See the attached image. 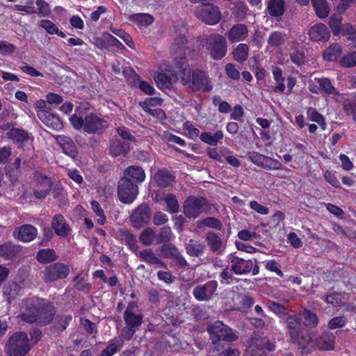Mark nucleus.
I'll use <instances>...</instances> for the list:
<instances>
[{
    "label": "nucleus",
    "mask_w": 356,
    "mask_h": 356,
    "mask_svg": "<svg viewBox=\"0 0 356 356\" xmlns=\"http://www.w3.org/2000/svg\"><path fill=\"white\" fill-rule=\"evenodd\" d=\"M140 106L147 113L154 115L156 111V99L154 98L150 97L140 102Z\"/></svg>",
    "instance_id": "nucleus-46"
},
{
    "label": "nucleus",
    "mask_w": 356,
    "mask_h": 356,
    "mask_svg": "<svg viewBox=\"0 0 356 356\" xmlns=\"http://www.w3.org/2000/svg\"><path fill=\"white\" fill-rule=\"evenodd\" d=\"M50 116H47L46 120H41L46 126L56 130L60 131L63 129V124L61 120L56 115L50 113Z\"/></svg>",
    "instance_id": "nucleus-40"
},
{
    "label": "nucleus",
    "mask_w": 356,
    "mask_h": 356,
    "mask_svg": "<svg viewBox=\"0 0 356 356\" xmlns=\"http://www.w3.org/2000/svg\"><path fill=\"white\" fill-rule=\"evenodd\" d=\"M197 227L199 229H202L204 227H210L216 229H220L221 223L220 221L213 217L206 218L204 219L198 220L197 222Z\"/></svg>",
    "instance_id": "nucleus-39"
},
{
    "label": "nucleus",
    "mask_w": 356,
    "mask_h": 356,
    "mask_svg": "<svg viewBox=\"0 0 356 356\" xmlns=\"http://www.w3.org/2000/svg\"><path fill=\"white\" fill-rule=\"evenodd\" d=\"M316 346L322 350H333L334 347V336L329 334H322L318 341L316 340Z\"/></svg>",
    "instance_id": "nucleus-25"
},
{
    "label": "nucleus",
    "mask_w": 356,
    "mask_h": 356,
    "mask_svg": "<svg viewBox=\"0 0 356 356\" xmlns=\"http://www.w3.org/2000/svg\"><path fill=\"white\" fill-rule=\"evenodd\" d=\"M248 51L249 49L247 44H238L233 51V56L234 59L239 63L243 62L248 58Z\"/></svg>",
    "instance_id": "nucleus-41"
},
{
    "label": "nucleus",
    "mask_w": 356,
    "mask_h": 356,
    "mask_svg": "<svg viewBox=\"0 0 356 356\" xmlns=\"http://www.w3.org/2000/svg\"><path fill=\"white\" fill-rule=\"evenodd\" d=\"M90 42L99 49L108 47V40L105 39V32L101 36L94 35L90 39Z\"/></svg>",
    "instance_id": "nucleus-53"
},
{
    "label": "nucleus",
    "mask_w": 356,
    "mask_h": 356,
    "mask_svg": "<svg viewBox=\"0 0 356 356\" xmlns=\"http://www.w3.org/2000/svg\"><path fill=\"white\" fill-rule=\"evenodd\" d=\"M208 49L213 59H220L227 53V43L225 38L220 35H211L207 40Z\"/></svg>",
    "instance_id": "nucleus-7"
},
{
    "label": "nucleus",
    "mask_w": 356,
    "mask_h": 356,
    "mask_svg": "<svg viewBox=\"0 0 356 356\" xmlns=\"http://www.w3.org/2000/svg\"><path fill=\"white\" fill-rule=\"evenodd\" d=\"M183 130L185 135L191 139L197 138L200 134L199 130L195 128L189 122L184 124Z\"/></svg>",
    "instance_id": "nucleus-52"
},
{
    "label": "nucleus",
    "mask_w": 356,
    "mask_h": 356,
    "mask_svg": "<svg viewBox=\"0 0 356 356\" xmlns=\"http://www.w3.org/2000/svg\"><path fill=\"white\" fill-rule=\"evenodd\" d=\"M163 252L167 257H174L177 264L184 267L186 265V261L179 254L178 250L174 247H168L163 249Z\"/></svg>",
    "instance_id": "nucleus-35"
},
{
    "label": "nucleus",
    "mask_w": 356,
    "mask_h": 356,
    "mask_svg": "<svg viewBox=\"0 0 356 356\" xmlns=\"http://www.w3.org/2000/svg\"><path fill=\"white\" fill-rule=\"evenodd\" d=\"M91 207L92 211L95 213L96 216L98 217L97 222L100 225L104 224L106 221V217L104 216V211L102 210L99 204L96 201L91 202Z\"/></svg>",
    "instance_id": "nucleus-50"
},
{
    "label": "nucleus",
    "mask_w": 356,
    "mask_h": 356,
    "mask_svg": "<svg viewBox=\"0 0 356 356\" xmlns=\"http://www.w3.org/2000/svg\"><path fill=\"white\" fill-rule=\"evenodd\" d=\"M346 323V321L344 317L339 316L332 318L328 323V327L330 329H337L343 327Z\"/></svg>",
    "instance_id": "nucleus-59"
},
{
    "label": "nucleus",
    "mask_w": 356,
    "mask_h": 356,
    "mask_svg": "<svg viewBox=\"0 0 356 356\" xmlns=\"http://www.w3.org/2000/svg\"><path fill=\"white\" fill-rule=\"evenodd\" d=\"M37 258L41 263H48L54 261L56 259V255L52 250H42L38 252Z\"/></svg>",
    "instance_id": "nucleus-42"
},
{
    "label": "nucleus",
    "mask_w": 356,
    "mask_h": 356,
    "mask_svg": "<svg viewBox=\"0 0 356 356\" xmlns=\"http://www.w3.org/2000/svg\"><path fill=\"white\" fill-rule=\"evenodd\" d=\"M313 7L318 17L325 18L330 13V8L325 0H312Z\"/></svg>",
    "instance_id": "nucleus-33"
},
{
    "label": "nucleus",
    "mask_w": 356,
    "mask_h": 356,
    "mask_svg": "<svg viewBox=\"0 0 356 356\" xmlns=\"http://www.w3.org/2000/svg\"><path fill=\"white\" fill-rule=\"evenodd\" d=\"M145 177V172L141 168L131 166L125 170L124 176L122 179H129L134 183L143 181Z\"/></svg>",
    "instance_id": "nucleus-23"
},
{
    "label": "nucleus",
    "mask_w": 356,
    "mask_h": 356,
    "mask_svg": "<svg viewBox=\"0 0 356 356\" xmlns=\"http://www.w3.org/2000/svg\"><path fill=\"white\" fill-rule=\"evenodd\" d=\"M307 115L309 120L315 122L318 124L321 125L324 124L323 117L314 109H309Z\"/></svg>",
    "instance_id": "nucleus-61"
},
{
    "label": "nucleus",
    "mask_w": 356,
    "mask_h": 356,
    "mask_svg": "<svg viewBox=\"0 0 356 356\" xmlns=\"http://www.w3.org/2000/svg\"><path fill=\"white\" fill-rule=\"evenodd\" d=\"M207 242L213 252H222L225 249V244L222 239L215 233L209 232L206 237Z\"/></svg>",
    "instance_id": "nucleus-24"
},
{
    "label": "nucleus",
    "mask_w": 356,
    "mask_h": 356,
    "mask_svg": "<svg viewBox=\"0 0 356 356\" xmlns=\"http://www.w3.org/2000/svg\"><path fill=\"white\" fill-rule=\"evenodd\" d=\"M195 14L198 19L209 25L216 24L221 19L218 8L211 4L197 6Z\"/></svg>",
    "instance_id": "nucleus-5"
},
{
    "label": "nucleus",
    "mask_w": 356,
    "mask_h": 356,
    "mask_svg": "<svg viewBox=\"0 0 356 356\" xmlns=\"http://www.w3.org/2000/svg\"><path fill=\"white\" fill-rule=\"evenodd\" d=\"M39 26L44 29L50 35H57L62 38L66 37V34L60 31L57 25L50 20L43 19L40 21Z\"/></svg>",
    "instance_id": "nucleus-28"
},
{
    "label": "nucleus",
    "mask_w": 356,
    "mask_h": 356,
    "mask_svg": "<svg viewBox=\"0 0 356 356\" xmlns=\"http://www.w3.org/2000/svg\"><path fill=\"white\" fill-rule=\"evenodd\" d=\"M68 273L69 269L67 266L61 264H56L47 269L45 275L47 280L53 281L58 278L66 277Z\"/></svg>",
    "instance_id": "nucleus-22"
},
{
    "label": "nucleus",
    "mask_w": 356,
    "mask_h": 356,
    "mask_svg": "<svg viewBox=\"0 0 356 356\" xmlns=\"http://www.w3.org/2000/svg\"><path fill=\"white\" fill-rule=\"evenodd\" d=\"M124 320L128 327L122 334L121 337L129 340L131 338L134 333V330L132 329V327L140 325L141 318L139 316L134 314L127 309L124 314Z\"/></svg>",
    "instance_id": "nucleus-14"
},
{
    "label": "nucleus",
    "mask_w": 356,
    "mask_h": 356,
    "mask_svg": "<svg viewBox=\"0 0 356 356\" xmlns=\"http://www.w3.org/2000/svg\"><path fill=\"white\" fill-rule=\"evenodd\" d=\"M217 288V282H209L203 285L196 286L193 289L195 298L200 301H205L211 299Z\"/></svg>",
    "instance_id": "nucleus-11"
},
{
    "label": "nucleus",
    "mask_w": 356,
    "mask_h": 356,
    "mask_svg": "<svg viewBox=\"0 0 356 356\" xmlns=\"http://www.w3.org/2000/svg\"><path fill=\"white\" fill-rule=\"evenodd\" d=\"M341 65L344 67L356 66V52L348 54L344 56L341 61Z\"/></svg>",
    "instance_id": "nucleus-57"
},
{
    "label": "nucleus",
    "mask_w": 356,
    "mask_h": 356,
    "mask_svg": "<svg viewBox=\"0 0 356 356\" xmlns=\"http://www.w3.org/2000/svg\"><path fill=\"white\" fill-rule=\"evenodd\" d=\"M248 35V29L245 25L238 24L234 25L227 33V38L230 42H238L245 39Z\"/></svg>",
    "instance_id": "nucleus-21"
},
{
    "label": "nucleus",
    "mask_w": 356,
    "mask_h": 356,
    "mask_svg": "<svg viewBox=\"0 0 356 356\" xmlns=\"http://www.w3.org/2000/svg\"><path fill=\"white\" fill-rule=\"evenodd\" d=\"M262 168L268 170H276L282 169V163L278 160L272 157L266 156Z\"/></svg>",
    "instance_id": "nucleus-49"
},
{
    "label": "nucleus",
    "mask_w": 356,
    "mask_h": 356,
    "mask_svg": "<svg viewBox=\"0 0 356 356\" xmlns=\"http://www.w3.org/2000/svg\"><path fill=\"white\" fill-rule=\"evenodd\" d=\"M129 149V145L127 142L115 139L111 143L110 151L113 156H117L126 154Z\"/></svg>",
    "instance_id": "nucleus-30"
},
{
    "label": "nucleus",
    "mask_w": 356,
    "mask_h": 356,
    "mask_svg": "<svg viewBox=\"0 0 356 356\" xmlns=\"http://www.w3.org/2000/svg\"><path fill=\"white\" fill-rule=\"evenodd\" d=\"M321 88L327 94L336 95L337 92L328 79H316Z\"/></svg>",
    "instance_id": "nucleus-47"
},
{
    "label": "nucleus",
    "mask_w": 356,
    "mask_h": 356,
    "mask_svg": "<svg viewBox=\"0 0 356 356\" xmlns=\"http://www.w3.org/2000/svg\"><path fill=\"white\" fill-rule=\"evenodd\" d=\"M129 19L140 28L147 27L154 21V18L148 14L132 15L129 17Z\"/></svg>",
    "instance_id": "nucleus-32"
},
{
    "label": "nucleus",
    "mask_w": 356,
    "mask_h": 356,
    "mask_svg": "<svg viewBox=\"0 0 356 356\" xmlns=\"http://www.w3.org/2000/svg\"><path fill=\"white\" fill-rule=\"evenodd\" d=\"M46 99L49 105H58L63 102V98L60 95L49 92L46 95Z\"/></svg>",
    "instance_id": "nucleus-63"
},
{
    "label": "nucleus",
    "mask_w": 356,
    "mask_h": 356,
    "mask_svg": "<svg viewBox=\"0 0 356 356\" xmlns=\"http://www.w3.org/2000/svg\"><path fill=\"white\" fill-rule=\"evenodd\" d=\"M284 40V35L282 33L274 32L270 35L268 42L269 45L277 47L283 44Z\"/></svg>",
    "instance_id": "nucleus-51"
},
{
    "label": "nucleus",
    "mask_w": 356,
    "mask_h": 356,
    "mask_svg": "<svg viewBox=\"0 0 356 356\" xmlns=\"http://www.w3.org/2000/svg\"><path fill=\"white\" fill-rule=\"evenodd\" d=\"M268 307L270 311L281 318L288 314L287 309L280 304L271 302Z\"/></svg>",
    "instance_id": "nucleus-54"
},
{
    "label": "nucleus",
    "mask_w": 356,
    "mask_h": 356,
    "mask_svg": "<svg viewBox=\"0 0 356 356\" xmlns=\"http://www.w3.org/2000/svg\"><path fill=\"white\" fill-rule=\"evenodd\" d=\"M174 180L173 176L167 170L157 172V185L161 187H166L170 185Z\"/></svg>",
    "instance_id": "nucleus-37"
},
{
    "label": "nucleus",
    "mask_w": 356,
    "mask_h": 356,
    "mask_svg": "<svg viewBox=\"0 0 356 356\" xmlns=\"http://www.w3.org/2000/svg\"><path fill=\"white\" fill-rule=\"evenodd\" d=\"M8 136L10 139L17 142L23 143L25 141H29L27 134L25 131L20 129H13L9 131V132L8 133Z\"/></svg>",
    "instance_id": "nucleus-43"
},
{
    "label": "nucleus",
    "mask_w": 356,
    "mask_h": 356,
    "mask_svg": "<svg viewBox=\"0 0 356 356\" xmlns=\"http://www.w3.org/2000/svg\"><path fill=\"white\" fill-rule=\"evenodd\" d=\"M138 195V186L129 179H121L118 184V197L125 204H131Z\"/></svg>",
    "instance_id": "nucleus-6"
},
{
    "label": "nucleus",
    "mask_w": 356,
    "mask_h": 356,
    "mask_svg": "<svg viewBox=\"0 0 356 356\" xmlns=\"http://www.w3.org/2000/svg\"><path fill=\"white\" fill-rule=\"evenodd\" d=\"M204 248L200 243L191 240L187 244L186 250L190 255L198 256L203 252Z\"/></svg>",
    "instance_id": "nucleus-44"
},
{
    "label": "nucleus",
    "mask_w": 356,
    "mask_h": 356,
    "mask_svg": "<svg viewBox=\"0 0 356 356\" xmlns=\"http://www.w3.org/2000/svg\"><path fill=\"white\" fill-rule=\"evenodd\" d=\"M150 219V211L147 207H139L131 215V221L135 227H140L147 224Z\"/></svg>",
    "instance_id": "nucleus-13"
},
{
    "label": "nucleus",
    "mask_w": 356,
    "mask_h": 356,
    "mask_svg": "<svg viewBox=\"0 0 356 356\" xmlns=\"http://www.w3.org/2000/svg\"><path fill=\"white\" fill-rule=\"evenodd\" d=\"M273 79L276 82V86L273 88L275 92H283L286 88L284 84V78L282 74V70L278 67H273L272 69Z\"/></svg>",
    "instance_id": "nucleus-26"
},
{
    "label": "nucleus",
    "mask_w": 356,
    "mask_h": 356,
    "mask_svg": "<svg viewBox=\"0 0 356 356\" xmlns=\"http://www.w3.org/2000/svg\"><path fill=\"white\" fill-rule=\"evenodd\" d=\"M37 233V229L33 226L26 225L15 230V237L22 241L28 242L34 239Z\"/></svg>",
    "instance_id": "nucleus-19"
},
{
    "label": "nucleus",
    "mask_w": 356,
    "mask_h": 356,
    "mask_svg": "<svg viewBox=\"0 0 356 356\" xmlns=\"http://www.w3.org/2000/svg\"><path fill=\"white\" fill-rule=\"evenodd\" d=\"M204 199L191 197L188 198L184 204V212L188 218H197L206 209Z\"/></svg>",
    "instance_id": "nucleus-9"
},
{
    "label": "nucleus",
    "mask_w": 356,
    "mask_h": 356,
    "mask_svg": "<svg viewBox=\"0 0 356 356\" xmlns=\"http://www.w3.org/2000/svg\"><path fill=\"white\" fill-rule=\"evenodd\" d=\"M303 317L306 325L314 327L317 325L318 319L315 314L312 313L308 310H305L303 312Z\"/></svg>",
    "instance_id": "nucleus-58"
},
{
    "label": "nucleus",
    "mask_w": 356,
    "mask_h": 356,
    "mask_svg": "<svg viewBox=\"0 0 356 356\" xmlns=\"http://www.w3.org/2000/svg\"><path fill=\"white\" fill-rule=\"evenodd\" d=\"M342 16L339 14L332 15L329 20V26L334 35H339L340 33H344L346 29L353 31V26L350 24H342Z\"/></svg>",
    "instance_id": "nucleus-18"
},
{
    "label": "nucleus",
    "mask_w": 356,
    "mask_h": 356,
    "mask_svg": "<svg viewBox=\"0 0 356 356\" xmlns=\"http://www.w3.org/2000/svg\"><path fill=\"white\" fill-rule=\"evenodd\" d=\"M207 330L213 339L233 341L237 338L236 335H222V332L225 331V325L221 321H216L210 325Z\"/></svg>",
    "instance_id": "nucleus-17"
},
{
    "label": "nucleus",
    "mask_w": 356,
    "mask_h": 356,
    "mask_svg": "<svg viewBox=\"0 0 356 356\" xmlns=\"http://www.w3.org/2000/svg\"><path fill=\"white\" fill-rule=\"evenodd\" d=\"M286 323L291 340H295L296 334L299 332L300 323L298 318L296 316L290 315L286 320Z\"/></svg>",
    "instance_id": "nucleus-34"
},
{
    "label": "nucleus",
    "mask_w": 356,
    "mask_h": 356,
    "mask_svg": "<svg viewBox=\"0 0 356 356\" xmlns=\"http://www.w3.org/2000/svg\"><path fill=\"white\" fill-rule=\"evenodd\" d=\"M154 239V232L152 229H147L140 235V241L145 245L150 244Z\"/></svg>",
    "instance_id": "nucleus-60"
},
{
    "label": "nucleus",
    "mask_w": 356,
    "mask_h": 356,
    "mask_svg": "<svg viewBox=\"0 0 356 356\" xmlns=\"http://www.w3.org/2000/svg\"><path fill=\"white\" fill-rule=\"evenodd\" d=\"M299 333L296 334V339L292 340L293 343H296L298 347L302 350L303 353H309L314 347H316V340L309 333L302 334L301 338H298Z\"/></svg>",
    "instance_id": "nucleus-20"
},
{
    "label": "nucleus",
    "mask_w": 356,
    "mask_h": 356,
    "mask_svg": "<svg viewBox=\"0 0 356 356\" xmlns=\"http://www.w3.org/2000/svg\"><path fill=\"white\" fill-rule=\"evenodd\" d=\"M63 149L64 152L73 157L76 154V147L73 142L67 138H61L59 142Z\"/></svg>",
    "instance_id": "nucleus-45"
},
{
    "label": "nucleus",
    "mask_w": 356,
    "mask_h": 356,
    "mask_svg": "<svg viewBox=\"0 0 356 356\" xmlns=\"http://www.w3.org/2000/svg\"><path fill=\"white\" fill-rule=\"evenodd\" d=\"M178 79L176 74L167 67L161 68V72L157 74V87L161 89H168Z\"/></svg>",
    "instance_id": "nucleus-12"
},
{
    "label": "nucleus",
    "mask_w": 356,
    "mask_h": 356,
    "mask_svg": "<svg viewBox=\"0 0 356 356\" xmlns=\"http://www.w3.org/2000/svg\"><path fill=\"white\" fill-rule=\"evenodd\" d=\"M222 137L223 134L221 131H218L213 135L209 133H203L200 135L201 140L210 145H216Z\"/></svg>",
    "instance_id": "nucleus-38"
},
{
    "label": "nucleus",
    "mask_w": 356,
    "mask_h": 356,
    "mask_svg": "<svg viewBox=\"0 0 356 356\" xmlns=\"http://www.w3.org/2000/svg\"><path fill=\"white\" fill-rule=\"evenodd\" d=\"M82 114L81 108H77L75 113L70 118V122L75 129H83L86 132L95 133L101 131L107 127L106 122L97 115H88L85 117L83 121Z\"/></svg>",
    "instance_id": "nucleus-2"
},
{
    "label": "nucleus",
    "mask_w": 356,
    "mask_h": 356,
    "mask_svg": "<svg viewBox=\"0 0 356 356\" xmlns=\"http://www.w3.org/2000/svg\"><path fill=\"white\" fill-rule=\"evenodd\" d=\"M341 54V46L338 44H333L324 51L323 58L327 61H334L339 57Z\"/></svg>",
    "instance_id": "nucleus-31"
},
{
    "label": "nucleus",
    "mask_w": 356,
    "mask_h": 356,
    "mask_svg": "<svg viewBox=\"0 0 356 356\" xmlns=\"http://www.w3.org/2000/svg\"><path fill=\"white\" fill-rule=\"evenodd\" d=\"M227 75L234 80H237L240 77L239 72L236 69L233 64L229 63L225 67Z\"/></svg>",
    "instance_id": "nucleus-64"
},
{
    "label": "nucleus",
    "mask_w": 356,
    "mask_h": 356,
    "mask_svg": "<svg viewBox=\"0 0 356 356\" xmlns=\"http://www.w3.org/2000/svg\"><path fill=\"white\" fill-rule=\"evenodd\" d=\"M51 181L47 178H43L37 183L34 192L37 198H43L47 196L51 190Z\"/></svg>",
    "instance_id": "nucleus-27"
},
{
    "label": "nucleus",
    "mask_w": 356,
    "mask_h": 356,
    "mask_svg": "<svg viewBox=\"0 0 356 356\" xmlns=\"http://www.w3.org/2000/svg\"><path fill=\"white\" fill-rule=\"evenodd\" d=\"M227 261L231 270L237 275L247 274L251 270L254 275L259 273V268L252 260H246L234 254H230L227 257Z\"/></svg>",
    "instance_id": "nucleus-4"
},
{
    "label": "nucleus",
    "mask_w": 356,
    "mask_h": 356,
    "mask_svg": "<svg viewBox=\"0 0 356 356\" xmlns=\"http://www.w3.org/2000/svg\"><path fill=\"white\" fill-rule=\"evenodd\" d=\"M116 343H111L109 344L106 349H104L101 356H111L113 355L117 350L118 347H121L123 343V341L121 337L116 340Z\"/></svg>",
    "instance_id": "nucleus-55"
},
{
    "label": "nucleus",
    "mask_w": 356,
    "mask_h": 356,
    "mask_svg": "<svg viewBox=\"0 0 356 356\" xmlns=\"http://www.w3.org/2000/svg\"><path fill=\"white\" fill-rule=\"evenodd\" d=\"M268 10L272 16H282L284 13V0H269Z\"/></svg>",
    "instance_id": "nucleus-29"
},
{
    "label": "nucleus",
    "mask_w": 356,
    "mask_h": 356,
    "mask_svg": "<svg viewBox=\"0 0 356 356\" xmlns=\"http://www.w3.org/2000/svg\"><path fill=\"white\" fill-rule=\"evenodd\" d=\"M187 44L185 36L179 35L172 44L173 61L179 70L181 82L186 88L191 90L209 92L212 89V85L204 72H195L191 75L187 60L193 56H191V52Z\"/></svg>",
    "instance_id": "nucleus-1"
},
{
    "label": "nucleus",
    "mask_w": 356,
    "mask_h": 356,
    "mask_svg": "<svg viewBox=\"0 0 356 356\" xmlns=\"http://www.w3.org/2000/svg\"><path fill=\"white\" fill-rule=\"evenodd\" d=\"M274 349V345L268 339H253L248 348L245 356H265L267 352Z\"/></svg>",
    "instance_id": "nucleus-8"
},
{
    "label": "nucleus",
    "mask_w": 356,
    "mask_h": 356,
    "mask_svg": "<svg viewBox=\"0 0 356 356\" xmlns=\"http://www.w3.org/2000/svg\"><path fill=\"white\" fill-rule=\"evenodd\" d=\"M15 47L10 43L6 42H0V54L3 56H8L14 52Z\"/></svg>",
    "instance_id": "nucleus-62"
},
{
    "label": "nucleus",
    "mask_w": 356,
    "mask_h": 356,
    "mask_svg": "<svg viewBox=\"0 0 356 356\" xmlns=\"http://www.w3.org/2000/svg\"><path fill=\"white\" fill-rule=\"evenodd\" d=\"M39 300L31 298L23 303L21 308V317L24 321L30 323L38 321V308L36 306Z\"/></svg>",
    "instance_id": "nucleus-10"
},
{
    "label": "nucleus",
    "mask_w": 356,
    "mask_h": 356,
    "mask_svg": "<svg viewBox=\"0 0 356 356\" xmlns=\"http://www.w3.org/2000/svg\"><path fill=\"white\" fill-rule=\"evenodd\" d=\"M309 38L316 42H325L330 38V32L325 24L314 25L308 31Z\"/></svg>",
    "instance_id": "nucleus-16"
},
{
    "label": "nucleus",
    "mask_w": 356,
    "mask_h": 356,
    "mask_svg": "<svg viewBox=\"0 0 356 356\" xmlns=\"http://www.w3.org/2000/svg\"><path fill=\"white\" fill-rule=\"evenodd\" d=\"M164 202L167 205L168 211L170 213H177L179 211V204L175 195H167L164 199Z\"/></svg>",
    "instance_id": "nucleus-48"
},
{
    "label": "nucleus",
    "mask_w": 356,
    "mask_h": 356,
    "mask_svg": "<svg viewBox=\"0 0 356 356\" xmlns=\"http://www.w3.org/2000/svg\"><path fill=\"white\" fill-rule=\"evenodd\" d=\"M266 156L259 154L257 152H251L248 153V157L251 161L256 165L262 168L264 163V159Z\"/></svg>",
    "instance_id": "nucleus-56"
},
{
    "label": "nucleus",
    "mask_w": 356,
    "mask_h": 356,
    "mask_svg": "<svg viewBox=\"0 0 356 356\" xmlns=\"http://www.w3.org/2000/svg\"><path fill=\"white\" fill-rule=\"evenodd\" d=\"M51 227L55 233L61 237L68 236L71 232V228L65 218L59 214L54 216L51 221Z\"/></svg>",
    "instance_id": "nucleus-15"
},
{
    "label": "nucleus",
    "mask_w": 356,
    "mask_h": 356,
    "mask_svg": "<svg viewBox=\"0 0 356 356\" xmlns=\"http://www.w3.org/2000/svg\"><path fill=\"white\" fill-rule=\"evenodd\" d=\"M6 353L10 356H24L29 350L28 337L26 333H15L8 340Z\"/></svg>",
    "instance_id": "nucleus-3"
},
{
    "label": "nucleus",
    "mask_w": 356,
    "mask_h": 356,
    "mask_svg": "<svg viewBox=\"0 0 356 356\" xmlns=\"http://www.w3.org/2000/svg\"><path fill=\"white\" fill-rule=\"evenodd\" d=\"M49 104L47 100L39 99L35 104V108L37 113V115L40 120H46L47 116H50V112L46 110Z\"/></svg>",
    "instance_id": "nucleus-36"
}]
</instances>
